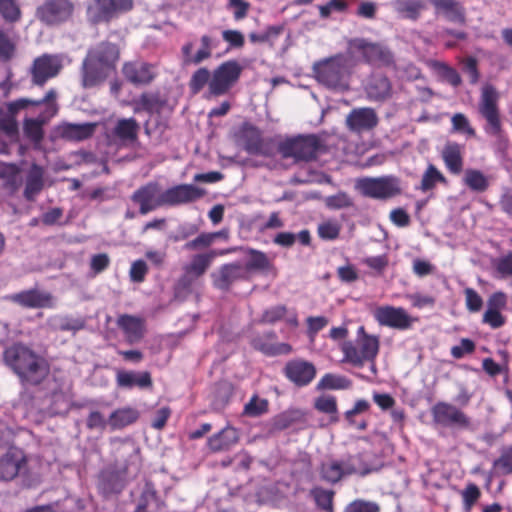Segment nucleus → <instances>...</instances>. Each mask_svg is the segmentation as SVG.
Instances as JSON below:
<instances>
[{
  "label": "nucleus",
  "mask_w": 512,
  "mask_h": 512,
  "mask_svg": "<svg viewBox=\"0 0 512 512\" xmlns=\"http://www.w3.org/2000/svg\"><path fill=\"white\" fill-rule=\"evenodd\" d=\"M377 122V115L371 108L353 109L346 119L348 128L355 132L372 129L377 125Z\"/></svg>",
  "instance_id": "18"
},
{
  "label": "nucleus",
  "mask_w": 512,
  "mask_h": 512,
  "mask_svg": "<svg viewBox=\"0 0 512 512\" xmlns=\"http://www.w3.org/2000/svg\"><path fill=\"white\" fill-rule=\"evenodd\" d=\"M87 426L90 429L105 430L109 427V418L98 411H92L87 418Z\"/></svg>",
  "instance_id": "55"
},
{
  "label": "nucleus",
  "mask_w": 512,
  "mask_h": 512,
  "mask_svg": "<svg viewBox=\"0 0 512 512\" xmlns=\"http://www.w3.org/2000/svg\"><path fill=\"white\" fill-rule=\"evenodd\" d=\"M432 416L435 423L443 426L468 427L470 422L468 417L457 407L439 402L432 408Z\"/></svg>",
  "instance_id": "11"
},
{
  "label": "nucleus",
  "mask_w": 512,
  "mask_h": 512,
  "mask_svg": "<svg viewBox=\"0 0 512 512\" xmlns=\"http://www.w3.org/2000/svg\"><path fill=\"white\" fill-rule=\"evenodd\" d=\"M444 181L445 177L443 174L435 166L430 164L423 173L421 183L416 187V189H419L425 193L434 189L437 183Z\"/></svg>",
  "instance_id": "32"
},
{
  "label": "nucleus",
  "mask_w": 512,
  "mask_h": 512,
  "mask_svg": "<svg viewBox=\"0 0 512 512\" xmlns=\"http://www.w3.org/2000/svg\"><path fill=\"white\" fill-rule=\"evenodd\" d=\"M325 204L332 209H341L352 205L351 198L343 192L325 198Z\"/></svg>",
  "instance_id": "49"
},
{
  "label": "nucleus",
  "mask_w": 512,
  "mask_h": 512,
  "mask_svg": "<svg viewBox=\"0 0 512 512\" xmlns=\"http://www.w3.org/2000/svg\"><path fill=\"white\" fill-rule=\"evenodd\" d=\"M443 159L451 172L459 173L461 171L462 158L458 145H448L443 151Z\"/></svg>",
  "instance_id": "35"
},
{
  "label": "nucleus",
  "mask_w": 512,
  "mask_h": 512,
  "mask_svg": "<svg viewBox=\"0 0 512 512\" xmlns=\"http://www.w3.org/2000/svg\"><path fill=\"white\" fill-rule=\"evenodd\" d=\"M491 266L494 277L499 279L512 277V252L494 259Z\"/></svg>",
  "instance_id": "34"
},
{
  "label": "nucleus",
  "mask_w": 512,
  "mask_h": 512,
  "mask_svg": "<svg viewBox=\"0 0 512 512\" xmlns=\"http://www.w3.org/2000/svg\"><path fill=\"white\" fill-rule=\"evenodd\" d=\"M253 345L256 349L267 355L288 354L291 352V346L286 343L276 345L262 343L260 339H254Z\"/></svg>",
  "instance_id": "44"
},
{
  "label": "nucleus",
  "mask_w": 512,
  "mask_h": 512,
  "mask_svg": "<svg viewBox=\"0 0 512 512\" xmlns=\"http://www.w3.org/2000/svg\"><path fill=\"white\" fill-rule=\"evenodd\" d=\"M0 14L9 21H15L20 16V9L14 0H0Z\"/></svg>",
  "instance_id": "47"
},
{
  "label": "nucleus",
  "mask_w": 512,
  "mask_h": 512,
  "mask_svg": "<svg viewBox=\"0 0 512 512\" xmlns=\"http://www.w3.org/2000/svg\"><path fill=\"white\" fill-rule=\"evenodd\" d=\"M406 297L411 301L414 307L419 309L426 306H433L435 302L433 297L429 295H423L420 293L409 294Z\"/></svg>",
  "instance_id": "61"
},
{
  "label": "nucleus",
  "mask_w": 512,
  "mask_h": 512,
  "mask_svg": "<svg viewBox=\"0 0 512 512\" xmlns=\"http://www.w3.org/2000/svg\"><path fill=\"white\" fill-rule=\"evenodd\" d=\"M217 236H218V234H211V233L201 234L194 240L186 243L184 247L187 250H193V249H196L201 246L207 247L214 242V240L217 238Z\"/></svg>",
  "instance_id": "58"
},
{
  "label": "nucleus",
  "mask_w": 512,
  "mask_h": 512,
  "mask_svg": "<svg viewBox=\"0 0 512 512\" xmlns=\"http://www.w3.org/2000/svg\"><path fill=\"white\" fill-rule=\"evenodd\" d=\"M119 50L113 44L103 43L89 51L82 65V85L91 88L102 83L114 69Z\"/></svg>",
  "instance_id": "1"
},
{
  "label": "nucleus",
  "mask_w": 512,
  "mask_h": 512,
  "mask_svg": "<svg viewBox=\"0 0 512 512\" xmlns=\"http://www.w3.org/2000/svg\"><path fill=\"white\" fill-rule=\"evenodd\" d=\"M507 305V296L503 292L493 293L487 301V309L483 314V323L489 325L491 328L496 329L502 327L506 319L501 311Z\"/></svg>",
  "instance_id": "15"
},
{
  "label": "nucleus",
  "mask_w": 512,
  "mask_h": 512,
  "mask_svg": "<svg viewBox=\"0 0 512 512\" xmlns=\"http://www.w3.org/2000/svg\"><path fill=\"white\" fill-rule=\"evenodd\" d=\"M24 462L25 457L21 450L16 448L10 449L0 459V478L2 480H12L18 475Z\"/></svg>",
  "instance_id": "19"
},
{
  "label": "nucleus",
  "mask_w": 512,
  "mask_h": 512,
  "mask_svg": "<svg viewBox=\"0 0 512 512\" xmlns=\"http://www.w3.org/2000/svg\"><path fill=\"white\" fill-rule=\"evenodd\" d=\"M12 300L29 308L48 307L51 305V297L49 294L35 290L17 293L12 296Z\"/></svg>",
  "instance_id": "26"
},
{
  "label": "nucleus",
  "mask_w": 512,
  "mask_h": 512,
  "mask_svg": "<svg viewBox=\"0 0 512 512\" xmlns=\"http://www.w3.org/2000/svg\"><path fill=\"white\" fill-rule=\"evenodd\" d=\"M210 72L206 68L198 69L191 77L190 88L194 94L198 93L211 79Z\"/></svg>",
  "instance_id": "46"
},
{
  "label": "nucleus",
  "mask_w": 512,
  "mask_h": 512,
  "mask_svg": "<svg viewBox=\"0 0 512 512\" xmlns=\"http://www.w3.org/2000/svg\"><path fill=\"white\" fill-rule=\"evenodd\" d=\"M466 308L470 312H478L483 305L481 296L472 288H466L464 290Z\"/></svg>",
  "instance_id": "51"
},
{
  "label": "nucleus",
  "mask_w": 512,
  "mask_h": 512,
  "mask_svg": "<svg viewBox=\"0 0 512 512\" xmlns=\"http://www.w3.org/2000/svg\"><path fill=\"white\" fill-rule=\"evenodd\" d=\"M355 462V458H350L347 462L329 461L322 466L323 477L330 482H337L344 475L361 473Z\"/></svg>",
  "instance_id": "20"
},
{
  "label": "nucleus",
  "mask_w": 512,
  "mask_h": 512,
  "mask_svg": "<svg viewBox=\"0 0 512 512\" xmlns=\"http://www.w3.org/2000/svg\"><path fill=\"white\" fill-rule=\"evenodd\" d=\"M343 353V363H349L356 367H361L365 361L361 356L360 347L355 346L351 341H343L340 344Z\"/></svg>",
  "instance_id": "33"
},
{
  "label": "nucleus",
  "mask_w": 512,
  "mask_h": 512,
  "mask_svg": "<svg viewBox=\"0 0 512 512\" xmlns=\"http://www.w3.org/2000/svg\"><path fill=\"white\" fill-rule=\"evenodd\" d=\"M370 407L368 401L360 399L356 401L354 407L345 413V417L350 425H354V416L366 412Z\"/></svg>",
  "instance_id": "62"
},
{
  "label": "nucleus",
  "mask_w": 512,
  "mask_h": 512,
  "mask_svg": "<svg viewBox=\"0 0 512 512\" xmlns=\"http://www.w3.org/2000/svg\"><path fill=\"white\" fill-rule=\"evenodd\" d=\"M474 350V343L469 339H462L459 345L452 347L451 354L459 359Z\"/></svg>",
  "instance_id": "64"
},
{
  "label": "nucleus",
  "mask_w": 512,
  "mask_h": 512,
  "mask_svg": "<svg viewBox=\"0 0 512 512\" xmlns=\"http://www.w3.org/2000/svg\"><path fill=\"white\" fill-rule=\"evenodd\" d=\"M372 315L380 326L397 330L409 329L416 320L404 308L391 305L375 307Z\"/></svg>",
  "instance_id": "6"
},
{
  "label": "nucleus",
  "mask_w": 512,
  "mask_h": 512,
  "mask_svg": "<svg viewBox=\"0 0 512 512\" xmlns=\"http://www.w3.org/2000/svg\"><path fill=\"white\" fill-rule=\"evenodd\" d=\"M494 466L502 473H512V446L503 449L499 459L494 462Z\"/></svg>",
  "instance_id": "50"
},
{
  "label": "nucleus",
  "mask_w": 512,
  "mask_h": 512,
  "mask_svg": "<svg viewBox=\"0 0 512 512\" xmlns=\"http://www.w3.org/2000/svg\"><path fill=\"white\" fill-rule=\"evenodd\" d=\"M133 200L140 205V212L146 214L164 204V193L157 184H148L133 195Z\"/></svg>",
  "instance_id": "16"
},
{
  "label": "nucleus",
  "mask_w": 512,
  "mask_h": 512,
  "mask_svg": "<svg viewBox=\"0 0 512 512\" xmlns=\"http://www.w3.org/2000/svg\"><path fill=\"white\" fill-rule=\"evenodd\" d=\"M118 326L125 333L130 343L138 342L144 333V324L140 318L122 315L117 320Z\"/></svg>",
  "instance_id": "25"
},
{
  "label": "nucleus",
  "mask_w": 512,
  "mask_h": 512,
  "mask_svg": "<svg viewBox=\"0 0 512 512\" xmlns=\"http://www.w3.org/2000/svg\"><path fill=\"white\" fill-rule=\"evenodd\" d=\"M242 67L236 61H227L214 70L209 81V95L218 96L238 80Z\"/></svg>",
  "instance_id": "9"
},
{
  "label": "nucleus",
  "mask_w": 512,
  "mask_h": 512,
  "mask_svg": "<svg viewBox=\"0 0 512 512\" xmlns=\"http://www.w3.org/2000/svg\"><path fill=\"white\" fill-rule=\"evenodd\" d=\"M133 8V0H94L88 7L87 14L90 21L99 23L109 21L120 13Z\"/></svg>",
  "instance_id": "8"
},
{
  "label": "nucleus",
  "mask_w": 512,
  "mask_h": 512,
  "mask_svg": "<svg viewBox=\"0 0 512 512\" xmlns=\"http://www.w3.org/2000/svg\"><path fill=\"white\" fill-rule=\"evenodd\" d=\"M268 410V402L266 399L253 396L248 403L244 406V414L250 417H257Z\"/></svg>",
  "instance_id": "43"
},
{
  "label": "nucleus",
  "mask_w": 512,
  "mask_h": 512,
  "mask_svg": "<svg viewBox=\"0 0 512 512\" xmlns=\"http://www.w3.org/2000/svg\"><path fill=\"white\" fill-rule=\"evenodd\" d=\"M358 346L362 358L365 362H371L375 359L379 351V339L374 335H364L358 340Z\"/></svg>",
  "instance_id": "31"
},
{
  "label": "nucleus",
  "mask_w": 512,
  "mask_h": 512,
  "mask_svg": "<svg viewBox=\"0 0 512 512\" xmlns=\"http://www.w3.org/2000/svg\"><path fill=\"white\" fill-rule=\"evenodd\" d=\"M229 252H230V250H225V251L213 250L206 254H199V255L194 256L193 259L191 260L190 264H188L185 267L186 277H189L191 279L200 277L202 274L205 273L207 268L210 266L212 260L216 256L223 255V254L229 253Z\"/></svg>",
  "instance_id": "22"
},
{
  "label": "nucleus",
  "mask_w": 512,
  "mask_h": 512,
  "mask_svg": "<svg viewBox=\"0 0 512 512\" xmlns=\"http://www.w3.org/2000/svg\"><path fill=\"white\" fill-rule=\"evenodd\" d=\"M24 130L26 135L34 142H39L42 138V123L38 120H26Z\"/></svg>",
  "instance_id": "56"
},
{
  "label": "nucleus",
  "mask_w": 512,
  "mask_h": 512,
  "mask_svg": "<svg viewBox=\"0 0 512 512\" xmlns=\"http://www.w3.org/2000/svg\"><path fill=\"white\" fill-rule=\"evenodd\" d=\"M61 68L62 63L57 56L43 55L37 58L32 67L34 83L42 85L49 78L56 76Z\"/></svg>",
  "instance_id": "14"
},
{
  "label": "nucleus",
  "mask_w": 512,
  "mask_h": 512,
  "mask_svg": "<svg viewBox=\"0 0 512 512\" xmlns=\"http://www.w3.org/2000/svg\"><path fill=\"white\" fill-rule=\"evenodd\" d=\"M72 12L68 0H46L37 10L38 17L48 24L66 20Z\"/></svg>",
  "instance_id": "12"
},
{
  "label": "nucleus",
  "mask_w": 512,
  "mask_h": 512,
  "mask_svg": "<svg viewBox=\"0 0 512 512\" xmlns=\"http://www.w3.org/2000/svg\"><path fill=\"white\" fill-rule=\"evenodd\" d=\"M286 375L297 385H306L315 377V367L305 361H292L286 366Z\"/></svg>",
  "instance_id": "21"
},
{
  "label": "nucleus",
  "mask_w": 512,
  "mask_h": 512,
  "mask_svg": "<svg viewBox=\"0 0 512 512\" xmlns=\"http://www.w3.org/2000/svg\"><path fill=\"white\" fill-rule=\"evenodd\" d=\"M164 193L165 205H178L196 200L203 196L204 191L194 185H179L168 189Z\"/></svg>",
  "instance_id": "17"
},
{
  "label": "nucleus",
  "mask_w": 512,
  "mask_h": 512,
  "mask_svg": "<svg viewBox=\"0 0 512 512\" xmlns=\"http://www.w3.org/2000/svg\"><path fill=\"white\" fill-rule=\"evenodd\" d=\"M239 440V433L233 427H225L219 433L213 435L208 439V446L210 450L217 452L229 449L236 444Z\"/></svg>",
  "instance_id": "24"
},
{
  "label": "nucleus",
  "mask_w": 512,
  "mask_h": 512,
  "mask_svg": "<svg viewBox=\"0 0 512 512\" xmlns=\"http://www.w3.org/2000/svg\"><path fill=\"white\" fill-rule=\"evenodd\" d=\"M320 142L316 136H299L289 138L279 143L278 149L282 157H292L296 160H310L320 149Z\"/></svg>",
  "instance_id": "5"
},
{
  "label": "nucleus",
  "mask_w": 512,
  "mask_h": 512,
  "mask_svg": "<svg viewBox=\"0 0 512 512\" xmlns=\"http://www.w3.org/2000/svg\"><path fill=\"white\" fill-rule=\"evenodd\" d=\"M465 184L474 191H484L488 187V180L485 175L478 171L469 169L464 175Z\"/></svg>",
  "instance_id": "39"
},
{
  "label": "nucleus",
  "mask_w": 512,
  "mask_h": 512,
  "mask_svg": "<svg viewBox=\"0 0 512 512\" xmlns=\"http://www.w3.org/2000/svg\"><path fill=\"white\" fill-rule=\"evenodd\" d=\"M286 316V308L284 306H276L268 309L262 316V321L265 323H274L282 320Z\"/></svg>",
  "instance_id": "59"
},
{
  "label": "nucleus",
  "mask_w": 512,
  "mask_h": 512,
  "mask_svg": "<svg viewBox=\"0 0 512 512\" xmlns=\"http://www.w3.org/2000/svg\"><path fill=\"white\" fill-rule=\"evenodd\" d=\"M123 74L129 82L135 85H147L155 79L157 68L150 63L133 61L124 64Z\"/></svg>",
  "instance_id": "13"
},
{
  "label": "nucleus",
  "mask_w": 512,
  "mask_h": 512,
  "mask_svg": "<svg viewBox=\"0 0 512 512\" xmlns=\"http://www.w3.org/2000/svg\"><path fill=\"white\" fill-rule=\"evenodd\" d=\"M348 54L362 58L374 65H388L392 61L390 52L381 45L369 43L364 39H352L348 43Z\"/></svg>",
  "instance_id": "7"
},
{
  "label": "nucleus",
  "mask_w": 512,
  "mask_h": 512,
  "mask_svg": "<svg viewBox=\"0 0 512 512\" xmlns=\"http://www.w3.org/2000/svg\"><path fill=\"white\" fill-rule=\"evenodd\" d=\"M137 124L133 119L120 120L114 130L115 135L123 140H134L137 134Z\"/></svg>",
  "instance_id": "40"
},
{
  "label": "nucleus",
  "mask_w": 512,
  "mask_h": 512,
  "mask_svg": "<svg viewBox=\"0 0 512 512\" xmlns=\"http://www.w3.org/2000/svg\"><path fill=\"white\" fill-rule=\"evenodd\" d=\"M246 135L248 137L246 150L252 154H265L260 132L256 128L251 127L247 130Z\"/></svg>",
  "instance_id": "45"
},
{
  "label": "nucleus",
  "mask_w": 512,
  "mask_h": 512,
  "mask_svg": "<svg viewBox=\"0 0 512 512\" xmlns=\"http://www.w3.org/2000/svg\"><path fill=\"white\" fill-rule=\"evenodd\" d=\"M396 9L407 18H416L424 5L422 0H396Z\"/></svg>",
  "instance_id": "41"
},
{
  "label": "nucleus",
  "mask_w": 512,
  "mask_h": 512,
  "mask_svg": "<svg viewBox=\"0 0 512 512\" xmlns=\"http://www.w3.org/2000/svg\"><path fill=\"white\" fill-rule=\"evenodd\" d=\"M95 124H66L61 128L63 137L70 140H83L90 137L94 132Z\"/></svg>",
  "instance_id": "30"
},
{
  "label": "nucleus",
  "mask_w": 512,
  "mask_h": 512,
  "mask_svg": "<svg viewBox=\"0 0 512 512\" xmlns=\"http://www.w3.org/2000/svg\"><path fill=\"white\" fill-rule=\"evenodd\" d=\"M4 360L19 377L26 382L37 384L48 374L46 361L23 345H13L5 350Z\"/></svg>",
  "instance_id": "2"
},
{
  "label": "nucleus",
  "mask_w": 512,
  "mask_h": 512,
  "mask_svg": "<svg viewBox=\"0 0 512 512\" xmlns=\"http://www.w3.org/2000/svg\"><path fill=\"white\" fill-rule=\"evenodd\" d=\"M228 7L233 10L235 19L239 20L246 16L249 3L244 0H229Z\"/></svg>",
  "instance_id": "63"
},
{
  "label": "nucleus",
  "mask_w": 512,
  "mask_h": 512,
  "mask_svg": "<svg viewBox=\"0 0 512 512\" xmlns=\"http://www.w3.org/2000/svg\"><path fill=\"white\" fill-rule=\"evenodd\" d=\"M498 94L496 90L486 85L482 89L480 112L488 122L487 131L496 134L500 128V121L497 110Z\"/></svg>",
  "instance_id": "10"
},
{
  "label": "nucleus",
  "mask_w": 512,
  "mask_h": 512,
  "mask_svg": "<svg viewBox=\"0 0 512 512\" xmlns=\"http://www.w3.org/2000/svg\"><path fill=\"white\" fill-rule=\"evenodd\" d=\"M356 188L361 194L375 199H388L402 192L400 180L395 176L362 178L357 180Z\"/></svg>",
  "instance_id": "4"
},
{
  "label": "nucleus",
  "mask_w": 512,
  "mask_h": 512,
  "mask_svg": "<svg viewBox=\"0 0 512 512\" xmlns=\"http://www.w3.org/2000/svg\"><path fill=\"white\" fill-rule=\"evenodd\" d=\"M379 510L375 502L356 500L346 507L345 512H379Z\"/></svg>",
  "instance_id": "53"
},
{
  "label": "nucleus",
  "mask_w": 512,
  "mask_h": 512,
  "mask_svg": "<svg viewBox=\"0 0 512 512\" xmlns=\"http://www.w3.org/2000/svg\"><path fill=\"white\" fill-rule=\"evenodd\" d=\"M313 73L316 80L328 88L346 90L349 87L351 68L348 58L342 54L316 62Z\"/></svg>",
  "instance_id": "3"
},
{
  "label": "nucleus",
  "mask_w": 512,
  "mask_h": 512,
  "mask_svg": "<svg viewBox=\"0 0 512 512\" xmlns=\"http://www.w3.org/2000/svg\"><path fill=\"white\" fill-rule=\"evenodd\" d=\"M246 267L249 270H268L271 268V262L264 253L251 250L248 254Z\"/></svg>",
  "instance_id": "42"
},
{
  "label": "nucleus",
  "mask_w": 512,
  "mask_h": 512,
  "mask_svg": "<svg viewBox=\"0 0 512 512\" xmlns=\"http://www.w3.org/2000/svg\"><path fill=\"white\" fill-rule=\"evenodd\" d=\"M351 385V382L340 375L335 374H326L324 375L321 380L318 382V389H334V390H340V389H347Z\"/></svg>",
  "instance_id": "38"
},
{
  "label": "nucleus",
  "mask_w": 512,
  "mask_h": 512,
  "mask_svg": "<svg viewBox=\"0 0 512 512\" xmlns=\"http://www.w3.org/2000/svg\"><path fill=\"white\" fill-rule=\"evenodd\" d=\"M452 126L455 131L466 134L467 136H474L475 134L468 119L461 113L455 114L452 117Z\"/></svg>",
  "instance_id": "52"
},
{
  "label": "nucleus",
  "mask_w": 512,
  "mask_h": 512,
  "mask_svg": "<svg viewBox=\"0 0 512 512\" xmlns=\"http://www.w3.org/2000/svg\"><path fill=\"white\" fill-rule=\"evenodd\" d=\"M315 408L330 416L332 422L338 420L337 417V402L336 398L332 395H322L315 400Z\"/></svg>",
  "instance_id": "37"
},
{
  "label": "nucleus",
  "mask_w": 512,
  "mask_h": 512,
  "mask_svg": "<svg viewBox=\"0 0 512 512\" xmlns=\"http://www.w3.org/2000/svg\"><path fill=\"white\" fill-rule=\"evenodd\" d=\"M437 10L443 11L446 14L460 15L459 7L453 0H430Z\"/></svg>",
  "instance_id": "60"
},
{
  "label": "nucleus",
  "mask_w": 512,
  "mask_h": 512,
  "mask_svg": "<svg viewBox=\"0 0 512 512\" xmlns=\"http://www.w3.org/2000/svg\"><path fill=\"white\" fill-rule=\"evenodd\" d=\"M340 225L335 221H325L318 226V234L322 239L333 240L338 237Z\"/></svg>",
  "instance_id": "48"
},
{
  "label": "nucleus",
  "mask_w": 512,
  "mask_h": 512,
  "mask_svg": "<svg viewBox=\"0 0 512 512\" xmlns=\"http://www.w3.org/2000/svg\"><path fill=\"white\" fill-rule=\"evenodd\" d=\"M139 417V412L132 407H122L113 411L109 416V428L111 430L122 429L134 423Z\"/></svg>",
  "instance_id": "27"
},
{
  "label": "nucleus",
  "mask_w": 512,
  "mask_h": 512,
  "mask_svg": "<svg viewBox=\"0 0 512 512\" xmlns=\"http://www.w3.org/2000/svg\"><path fill=\"white\" fill-rule=\"evenodd\" d=\"M42 170L38 166H33L26 182L25 196L31 200L42 189Z\"/></svg>",
  "instance_id": "36"
},
{
  "label": "nucleus",
  "mask_w": 512,
  "mask_h": 512,
  "mask_svg": "<svg viewBox=\"0 0 512 512\" xmlns=\"http://www.w3.org/2000/svg\"><path fill=\"white\" fill-rule=\"evenodd\" d=\"M313 496L319 507L328 512L332 511V492L323 489H314Z\"/></svg>",
  "instance_id": "54"
},
{
  "label": "nucleus",
  "mask_w": 512,
  "mask_h": 512,
  "mask_svg": "<svg viewBox=\"0 0 512 512\" xmlns=\"http://www.w3.org/2000/svg\"><path fill=\"white\" fill-rule=\"evenodd\" d=\"M116 381L119 387L131 389L133 387L148 388L152 385L148 372L118 371Z\"/></svg>",
  "instance_id": "23"
},
{
  "label": "nucleus",
  "mask_w": 512,
  "mask_h": 512,
  "mask_svg": "<svg viewBox=\"0 0 512 512\" xmlns=\"http://www.w3.org/2000/svg\"><path fill=\"white\" fill-rule=\"evenodd\" d=\"M366 90L369 98L382 100L390 96L391 85L386 77L375 75L371 78Z\"/></svg>",
  "instance_id": "29"
},
{
  "label": "nucleus",
  "mask_w": 512,
  "mask_h": 512,
  "mask_svg": "<svg viewBox=\"0 0 512 512\" xmlns=\"http://www.w3.org/2000/svg\"><path fill=\"white\" fill-rule=\"evenodd\" d=\"M147 271V264L143 260H136L131 265L129 275L133 282H142Z\"/></svg>",
  "instance_id": "57"
},
{
  "label": "nucleus",
  "mask_w": 512,
  "mask_h": 512,
  "mask_svg": "<svg viewBox=\"0 0 512 512\" xmlns=\"http://www.w3.org/2000/svg\"><path fill=\"white\" fill-rule=\"evenodd\" d=\"M241 266L238 264L224 265L219 271L212 274L214 285L220 289H227L229 285L241 276Z\"/></svg>",
  "instance_id": "28"
}]
</instances>
